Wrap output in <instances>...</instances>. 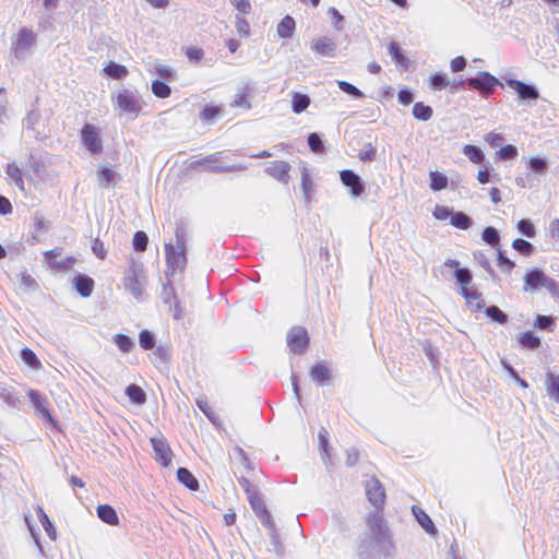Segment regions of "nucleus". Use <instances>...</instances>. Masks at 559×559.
Returning a JSON list of instances; mask_svg holds the SVG:
<instances>
[{
	"label": "nucleus",
	"instance_id": "393cba45",
	"mask_svg": "<svg viewBox=\"0 0 559 559\" xmlns=\"http://www.w3.org/2000/svg\"><path fill=\"white\" fill-rule=\"evenodd\" d=\"M527 173L533 175L543 176L546 175L549 169V162L545 157L533 156L527 160L526 164Z\"/></svg>",
	"mask_w": 559,
	"mask_h": 559
},
{
	"label": "nucleus",
	"instance_id": "c85d7f7f",
	"mask_svg": "<svg viewBox=\"0 0 559 559\" xmlns=\"http://www.w3.org/2000/svg\"><path fill=\"white\" fill-rule=\"evenodd\" d=\"M450 85L449 75L445 72L439 71L429 75L428 86L432 91H442Z\"/></svg>",
	"mask_w": 559,
	"mask_h": 559
},
{
	"label": "nucleus",
	"instance_id": "7ed1b4c3",
	"mask_svg": "<svg viewBox=\"0 0 559 559\" xmlns=\"http://www.w3.org/2000/svg\"><path fill=\"white\" fill-rule=\"evenodd\" d=\"M468 90L476 91L483 98L488 99L492 96L496 88H503V83L488 71H479L475 76L466 79Z\"/></svg>",
	"mask_w": 559,
	"mask_h": 559
},
{
	"label": "nucleus",
	"instance_id": "8fccbe9b",
	"mask_svg": "<svg viewBox=\"0 0 559 559\" xmlns=\"http://www.w3.org/2000/svg\"><path fill=\"white\" fill-rule=\"evenodd\" d=\"M151 88L152 93L158 98H167L171 94L170 86L163 80H154Z\"/></svg>",
	"mask_w": 559,
	"mask_h": 559
},
{
	"label": "nucleus",
	"instance_id": "6e6552de",
	"mask_svg": "<svg viewBox=\"0 0 559 559\" xmlns=\"http://www.w3.org/2000/svg\"><path fill=\"white\" fill-rule=\"evenodd\" d=\"M340 180L345 186L353 198L361 197L366 191V183L361 177L352 169L340 171Z\"/></svg>",
	"mask_w": 559,
	"mask_h": 559
},
{
	"label": "nucleus",
	"instance_id": "4d7b16f0",
	"mask_svg": "<svg viewBox=\"0 0 559 559\" xmlns=\"http://www.w3.org/2000/svg\"><path fill=\"white\" fill-rule=\"evenodd\" d=\"M500 364L506 372L523 389L528 388V383L525 379L521 378L518 371L508 362L506 358L500 359Z\"/></svg>",
	"mask_w": 559,
	"mask_h": 559
},
{
	"label": "nucleus",
	"instance_id": "cd10ccee",
	"mask_svg": "<svg viewBox=\"0 0 559 559\" xmlns=\"http://www.w3.org/2000/svg\"><path fill=\"white\" fill-rule=\"evenodd\" d=\"M388 52L396 66H401L403 68L408 67L409 60L405 56L399 43L394 40L390 41L388 45Z\"/></svg>",
	"mask_w": 559,
	"mask_h": 559
},
{
	"label": "nucleus",
	"instance_id": "ddd939ff",
	"mask_svg": "<svg viewBox=\"0 0 559 559\" xmlns=\"http://www.w3.org/2000/svg\"><path fill=\"white\" fill-rule=\"evenodd\" d=\"M366 495L369 502L377 509H382L385 500V491L382 484L376 477L367 480Z\"/></svg>",
	"mask_w": 559,
	"mask_h": 559
},
{
	"label": "nucleus",
	"instance_id": "774afa93",
	"mask_svg": "<svg viewBox=\"0 0 559 559\" xmlns=\"http://www.w3.org/2000/svg\"><path fill=\"white\" fill-rule=\"evenodd\" d=\"M40 120V112L38 109H31L27 115H26V118L24 119V123H25V128L27 130H32V131H35V126L39 122Z\"/></svg>",
	"mask_w": 559,
	"mask_h": 559
},
{
	"label": "nucleus",
	"instance_id": "6ab92c4d",
	"mask_svg": "<svg viewBox=\"0 0 559 559\" xmlns=\"http://www.w3.org/2000/svg\"><path fill=\"white\" fill-rule=\"evenodd\" d=\"M462 295L465 298L471 311H479L485 307V301L475 287H463Z\"/></svg>",
	"mask_w": 559,
	"mask_h": 559
},
{
	"label": "nucleus",
	"instance_id": "4468645a",
	"mask_svg": "<svg viewBox=\"0 0 559 559\" xmlns=\"http://www.w3.org/2000/svg\"><path fill=\"white\" fill-rule=\"evenodd\" d=\"M290 165L285 160H274L265 168V173L283 185H287L290 180Z\"/></svg>",
	"mask_w": 559,
	"mask_h": 559
},
{
	"label": "nucleus",
	"instance_id": "a19ab883",
	"mask_svg": "<svg viewBox=\"0 0 559 559\" xmlns=\"http://www.w3.org/2000/svg\"><path fill=\"white\" fill-rule=\"evenodd\" d=\"M307 143L311 152L314 154H324L326 152L324 141L318 132L309 133L307 136Z\"/></svg>",
	"mask_w": 559,
	"mask_h": 559
},
{
	"label": "nucleus",
	"instance_id": "680f3d73",
	"mask_svg": "<svg viewBox=\"0 0 559 559\" xmlns=\"http://www.w3.org/2000/svg\"><path fill=\"white\" fill-rule=\"evenodd\" d=\"M248 502L252 509V511L254 512V514L257 515L258 513H263L264 511L267 510L260 492L258 491L257 493H252L249 498H248Z\"/></svg>",
	"mask_w": 559,
	"mask_h": 559
},
{
	"label": "nucleus",
	"instance_id": "4c0bfd02",
	"mask_svg": "<svg viewBox=\"0 0 559 559\" xmlns=\"http://www.w3.org/2000/svg\"><path fill=\"white\" fill-rule=\"evenodd\" d=\"M313 181L310 177V174L308 171L307 167H302L301 169V190L304 194V199L306 203H310L312 198L311 193L313 191Z\"/></svg>",
	"mask_w": 559,
	"mask_h": 559
},
{
	"label": "nucleus",
	"instance_id": "2eb2a0df",
	"mask_svg": "<svg viewBox=\"0 0 559 559\" xmlns=\"http://www.w3.org/2000/svg\"><path fill=\"white\" fill-rule=\"evenodd\" d=\"M28 397L32 405L39 413V415L45 418L48 423L56 425L57 421L55 417L51 415L50 411L46 406V399L36 390L28 391Z\"/></svg>",
	"mask_w": 559,
	"mask_h": 559
},
{
	"label": "nucleus",
	"instance_id": "f03ea898",
	"mask_svg": "<svg viewBox=\"0 0 559 559\" xmlns=\"http://www.w3.org/2000/svg\"><path fill=\"white\" fill-rule=\"evenodd\" d=\"M523 281L525 292L537 293L545 289L552 298L559 300V283L546 275L542 269L527 270Z\"/></svg>",
	"mask_w": 559,
	"mask_h": 559
},
{
	"label": "nucleus",
	"instance_id": "b1692460",
	"mask_svg": "<svg viewBox=\"0 0 559 559\" xmlns=\"http://www.w3.org/2000/svg\"><path fill=\"white\" fill-rule=\"evenodd\" d=\"M98 519L111 526L119 524V518L114 507L110 504H99L96 509Z\"/></svg>",
	"mask_w": 559,
	"mask_h": 559
},
{
	"label": "nucleus",
	"instance_id": "423d86ee",
	"mask_svg": "<svg viewBox=\"0 0 559 559\" xmlns=\"http://www.w3.org/2000/svg\"><path fill=\"white\" fill-rule=\"evenodd\" d=\"M36 44V35L32 29L23 27L19 31L16 40L13 43V53L19 60L29 56L31 48Z\"/></svg>",
	"mask_w": 559,
	"mask_h": 559
},
{
	"label": "nucleus",
	"instance_id": "864d4df0",
	"mask_svg": "<svg viewBox=\"0 0 559 559\" xmlns=\"http://www.w3.org/2000/svg\"><path fill=\"white\" fill-rule=\"evenodd\" d=\"M222 154H223L222 152L210 154V155L205 156L204 158H202L201 160L195 162V165L203 166L205 168V170H207V171L216 173L215 168L218 166V165H216V163L221 158Z\"/></svg>",
	"mask_w": 559,
	"mask_h": 559
},
{
	"label": "nucleus",
	"instance_id": "e2e57ef3",
	"mask_svg": "<svg viewBox=\"0 0 559 559\" xmlns=\"http://www.w3.org/2000/svg\"><path fill=\"white\" fill-rule=\"evenodd\" d=\"M0 399L9 406L17 407L21 403L20 397L13 390L2 389L0 392Z\"/></svg>",
	"mask_w": 559,
	"mask_h": 559
},
{
	"label": "nucleus",
	"instance_id": "de8ad7c7",
	"mask_svg": "<svg viewBox=\"0 0 559 559\" xmlns=\"http://www.w3.org/2000/svg\"><path fill=\"white\" fill-rule=\"evenodd\" d=\"M338 88L350 96L354 99H362L365 98V94L362 91H360L357 86L354 84L347 82V81H336Z\"/></svg>",
	"mask_w": 559,
	"mask_h": 559
},
{
	"label": "nucleus",
	"instance_id": "f8f14e48",
	"mask_svg": "<svg viewBox=\"0 0 559 559\" xmlns=\"http://www.w3.org/2000/svg\"><path fill=\"white\" fill-rule=\"evenodd\" d=\"M150 441L155 453V460L164 467L170 465L173 451L167 440L164 437H153Z\"/></svg>",
	"mask_w": 559,
	"mask_h": 559
},
{
	"label": "nucleus",
	"instance_id": "0eeeda50",
	"mask_svg": "<svg viewBox=\"0 0 559 559\" xmlns=\"http://www.w3.org/2000/svg\"><path fill=\"white\" fill-rule=\"evenodd\" d=\"M309 341L308 332L302 326H293L287 333V345L294 354H304L309 345Z\"/></svg>",
	"mask_w": 559,
	"mask_h": 559
},
{
	"label": "nucleus",
	"instance_id": "9d476101",
	"mask_svg": "<svg viewBox=\"0 0 559 559\" xmlns=\"http://www.w3.org/2000/svg\"><path fill=\"white\" fill-rule=\"evenodd\" d=\"M159 297L168 312H173V314H181L183 312L181 302L169 277L167 278V282L163 284Z\"/></svg>",
	"mask_w": 559,
	"mask_h": 559
},
{
	"label": "nucleus",
	"instance_id": "aec40b11",
	"mask_svg": "<svg viewBox=\"0 0 559 559\" xmlns=\"http://www.w3.org/2000/svg\"><path fill=\"white\" fill-rule=\"evenodd\" d=\"M309 376L319 385H326L331 380V371L323 362L314 364L310 368Z\"/></svg>",
	"mask_w": 559,
	"mask_h": 559
},
{
	"label": "nucleus",
	"instance_id": "37998d69",
	"mask_svg": "<svg viewBox=\"0 0 559 559\" xmlns=\"http://www.w3.org/2000/svg\"><path fill=\"white\" fill-rule=\"evenodd\" d=\"M5 174L14 181L20 190L24 191L23 173L16 163H9L5 167Z\"/></svg>",
	"mask_w": 559,
	"mask_h": 559
},
{
	"label": "nucleus",
	"instance_id": "20e7f679",
	"mask_svg": "<svg viewBox=\"0 0 559 559\" xmlns=\"http://www.w3.org/2000/svg\"><path fill=\"white\" fill-rule=\"evenodd\" d=\"M80 139L82 145L92 156L102 154L104 146L98 127L86 122L80 131Z\"/></svg>",
	"mask_w": 559,
	"mask_h": 559
},
{
	"label": "nucleus",
	"instance_id": "bf43d9fd",
	"mask_svg": "<svg viewBox=\"0 0 559 559\" xmlns=\"http://www.w3.org/2000/svg\"><path fill=\"white\" fill-rule=\"evenodd\" d=\"M153 355L155 358L152 360V362L157 366L159 362L166 364L170 359V350L169 347L166 345H158L155 346Z\"/></svg>",
	"mask_w": 559,
	"mask_h": 559
},
{
	"label": "nucleus",
	"instance_id": "338daca9",
	"mask_svg": "<svg viewBox=\"0 0 559 559\" xmlns=\"http://www.w3.org/2000/svg\"><path fill=\"white\" fill-rule=\"evenodd\" d=\"M76 259L73 255H69L63 260L50 261V266L57 271H68L72 269Z\"/></svg>",
	"mask_w": 559,
	"mask_h": 559
},
{
	"label": "nucleus",
	"instance_id": "69168bd1",
	"mask_svg": "<svg viewBox=\"0 0 559 559\" xmlns=\"http://www.w3.org/2000/svg\"><path fill=\"white\" fill-rule=\"evenodd\" d=\"M474 259L492 278L496 276L495 270L492 269L489 259L486 257L484 252H474Z\"/></svg>",
	"mask_w": 559,
	"mask_h": 559
},
{
	"label": "nucleus",
	"instance_id": "dca6fc26",
	"mask_svg": "<svg viewBox=\"0 0 559 559\" xmlns=\"http://www.w3.org/2000/svg\"><path fill=\"white\" fill-rule=\"evenodd\" d=\"M72 284L76 293L83 298H87L92 295L95 285L94 280L83 273H76L72 280Z\"/></svg>",
	"mask_w": 559,
	"mask_h": 559
},
{
	"label": "nucleus",
	"instance_id": "603ef678",
	"mask_svg": "<svg viewBox=\"0 0 559 559\" xmlns=\"http://www.w3.org/2000/svg\"><path fill=\"white\" fill-rule=\"evenodd\" d=\"M148 245V236L143 230L134 233L132 238V247L135 252H144Z\"/></svg>",
	"mask_w": 559,
	"mask_h": 559
},
{
	"label": "nucleus",
	"instance_id": "5fc2aeb1",
	"mask_svg": "<svg viewBox=\"0 0 559 559\" xmlns=\"http://www.w3.org/2000/svg\"><path fill=\"white\" fill-rule=\"evenodd\" d=\"M518 231L527 237L534 238L536 236V228L533 222L530 218H522L516 224Z\"/></svg>",
	"mask_w": 559,
	"mask_h": 559
},
{
	"label": "nucleus",
	"instance_id": "5701e85b",
	"mask_svg": "<svg viewBox=\"0 0 559 559\" xmlns=\"http://www.w3.org/2000/svg\"><path fill=\"white\" fill-rule=\"evenodd\" d=\"M188 223L180 217L175 222V243L174 247L187 250Z\"/></svg>",
	"mask_w": 559,
	"mask_h": 559
},
{
	"label": "nucleus",
	"instance_id": "f257e3e1",
	"mask_svg": "<svg viewBox=\"0 0 559 559\" xmlns=\"http://www.w3.org/2000/svg\"><path fill=\"white\" fill-rule=\"evenodd\" d=\"M370 535L362 539L358 548L359 559H378L379 552L389 555L388 547H391L389 530L381 514L374 512L367 520Z\"/></svg>",
	"mask_w": 559,
	"mask_h": 559
},
{
	"label": "nucleus",
	"instance_id": "49530a36",
	"mask_svg": "<svg viewBox=\"0 0 559 559\" xmlns=\"http://www.w3.org/2000/svg\"><path fill=\"white\" fill-rule=\"evenodd\" d=\"M512 248L524 257H532L536 251L534 245L523 238L514 239Z\"/></svg>",
	"mask_w": 559,
	"mask_h": 559
},
{
	"label": "nucleus",
	"instance_id": "6e6d98bb",
	"mask_svg": "<svg viewBox=\"0 0 559 559\" xmlns=\"http://www.w3.org/2000/svg\"><path fill=\"white\" fill-rule=\"evenodd\" d=\"M454 278L463 289V287H469L468 285L472 282L473 276L468 267H456L454 271Z\"/></svg>",
	"mask_w": 559,
	"mask_h": 559
},
{
	"label": "nucleus",
	"instance_id": "bb28decb",
	"mask_svg": "<svg viewBox=\"0 0 559 559\" xmlns=\"http://www.w3.org/2000/svg\"><path fill=\"white\" fill-rule=\"evenodd\" d=\"M177 479L191 491L199 489V480L187 467H179L177 469Z\"/></svg>",
	"mask_w": 559,
	"mask_h": 559
},
{
	"label": "nucleus",
	"instance_id": "09e8293b",
	"mask_svg": "<svg viewBox=\"0 0 559 559\" xmlns=\"http://www.w3.org/2000/svg\"><path fill=\"white\" fill-rule=\"evenodd\" d=\"M497 251V265L500 267V270L504 273H511V271L514 269L515 263L511 259H509L506 254V251L499 247L498 249H495Z\"/></svg>",
	"mask_w": 559,
	"mask_h": 559
},
{
	"label": "nucleus",
	"instance_id": "7c9ffc66",
	"mask_svg": "<svg viewBox=\"0 0 559 559\" xmlns=\"http://www.w3.org/2000/svg\"><path fill=\"white\" fill-rule=\"evenodd\" d=\"M126 395L135 405H143L146 402L145 391L138 384L131 383L126 388Z\"/></svg>",
	"mask_w": 559,
	"mask_h": 559
},
{
	"label": "nucleus",
	"instance_id": "ea45409f",
	"mask_svg": "<svg viewBox=\"0 0 559 559\" xmlns=\"http://www.w3.org/2000/svg\"><path fill=\"white\" fill-rule=\"evenodd\" d=\"M97 177H98L99 183L103 187L108 188V187H114L116 185L115 180L117 177H119V175L109 167H100L97 170Z\"/></svg>",
	"mask_w": 559,
	"mask_h": 559
},
{
	"label": "nucleus",
	"instance_id": "f3484780",
	"mask_svg": "<svg viewBox=\"0 0 559 559\" xmlns=\"http://www.w3.org/2000/svg\"><path fill=\"white\" fill-rule=\"evenodd\" d=\"M519 347L524 350H536L542 346V340L532 330L521 332L516 336Z\"/></svg>",
	"mask_w": 559,
	"mask_h": 559
},
{
	"label": "nucleus",
	"instance_id": "c9c22d12",
	"mask_svg": "<svg viewBox=\"0 0 559 559\" xmlns=\"http://www.w3.org/2000/svg\"><path fill=\"white\" fill-rule=\"evenodd\" d=\"M449 183L448 177L438 170L429 173V188L432 191H441L447 189Z\"/></svg>",
	"mask_w": 559,
	"mask_h": 559
},
{
	"label": "nucleus",
	"instance_id": "9b49d317",
	"mask_svg": "<svg viewBox=\"0 0 559 559\" xmlns=\"http://www.w3.org/2000/svg\"><path fill=\"white\" fill-rule=\"evenodd\" d=\"M116 99L118 107L123 112L131 114L134 117H136L142 109L139 96L130 90L119 91Z\"/></svg>",
	"mask_w": 559,
	"mask_h": 559
},
{
	"label": "nucleus",
	"instance_id": "e433bc0d",
	"mask_svg": "<svg viewBox=\"0 0 559 559\" xmlns=\"http://www.w3.org/2000/svg\"><path fill=\"white\" fill-rule=\"evenodd\" d=\"M105 74L114 80H122L128 75V69L120 63H117L115 61H110L105 68H104Z\"/></svg>",
	"mask_w": 559,
	"mask_h": 559
},
{
	"label": "nucleus",
	"instance_id": "052dcab7",
	"mask_svg": "<svg viewBox=\"0 0 559 559\" xmlns=\"http://www.w3.org/2000/svg\"><path fill=\"white\" fill-rule=\"evenodd\" d=\"M518 147L513 144H507L503 146H500V148L497 151L496 156L500 160H509L514 159L518 156Z\"/></svg>",
	"mask_w": 559,
	"mask_h": 559
},
{
	"label": "nucleus",
	"instance_id": "a878e982",
	"mask_svg": "<svg viewBox=\"0 0 559 559\" xmlns=\"http://www.w3.org/2000/svg\"><path fill=\"white\" fill-rule=\"evenodd\" d=\"M296 22L293 16L285 15L277 24L276 32L280 38L289 39L294 36Z\"/></svg>",
	"mask_w": 559,
	"mask_h": 559
},
{
	"label": "nucleus",
	"instance_id": "72a5a7b5",
	"mask_svg": "<svg viewBox=\"0 0 559 559\" xmlns=\"http://www.w3.org/2000/svg\"><path fill=\"white\" fill-rule=\"evenodd\" d=\"M36 514L39 523L41 524L48 537L55 540L57 538V531L55 524L50 521L49 516L46 514L41 507H38L36 509Z\"/></svg>",
	"mask_w": 559,
	"mask_h": 559
},
{
	"label": "nucleus",
	"instance_id": "79ce46f5",
	"mask_svg": "<svg viewBox=\"0 0 559 559\" xmlns=\"http://www.w3.org/2000/svg\"><path fill=\"white\" fill-rule=\"evenodd\" d=\"M462 152L474 164H481L485 160V154L479 146L466 144Z\"/></svg>",
	"mask_w": 559,
	"mask_h": 559
},
{
	"label": "nucleus",
	"instance_id": "c03bdc74",
	"mask_svg": "<svg viewBox=\"0 0 559 559\" xmlns=\"http://www.w3.org/2000/svg\"><path fill=\"white\" fill-rule=\"evenodd\" d=\"M139 345L144 350H152L156 346V335L150 330H142L139 333Z\"/></svg>",
	"mask_w": 559,
	"mask_h": 559
},
{
	"label": "nucleus",
	"instance_id": "1a4fd4ad",
	"mask_svg": "<svg viewBox=\"0 0 559 559\" xmlns=\"http://www.w3.org/2000/svg\"><path fill=\"white\" fill-rule=\"evenodd\" d=\"M507 85L512 88L520 100L522 102H533L539 98V91L535 84L525 83L518 79H507Z\"/></svg>",
	"mask_w": 559,
	"mask_h": 559
},
{
	"label": "nucleus",
	"instance_id": "13d9d810",
	"mask_svg": "<svg viewBox=\"0 0 559 559\" xmlns=\"http://www.w3.org/2000/svg\"><path fill=\"white\" fill-rule=\"evenodd\" d=\"M222 114L221 107L212 104H206L200 112V119L206 122L213 121Z\"/></svg>",
	"mask_w": 559,
	"mask_h": 559
},
{
	"label": "nucleus",
	"instance_id": "412c9836",
	"mask_svg": "<svg viewBox=\"0 0 559 559\" xmlns=\"http://www.w3.org/2000/svg\"><path fill=\"white\" fill-rule=\"evenodd\" d=\"M412 511L416 521L425 530L426 533H428L429 535H436L438 533V530L433 524L432 520L421 508L413 506Z\"/></svg>",
	"mask_w": 559,
	"mask_h": 559
},
{
	"label": "nucleus",
	"instance_id": "4be33fe9",
	"mask_svg": "<svg viewBox=\"0 0 559 559\" xmlns=\"http://www.w3.org/2000/svg\"><path fill=\"white\" fill-rule=\"evenodd\" d=\"M124 285L133 294V296H141L142 289L138 275V266L134 263L131 264L124 276Z\"/></svg>",
	"mask_w": 559,
	"mask_h": 559
},
{
	"label": "nucleus",
	"instance_id": "a18cd8bd",
	"mask_svg": "<svg viewBox=\"0 0 559 559\" xmlns=\"http://www.w3.org/2000/svg\"><path fill=\"white\" fill-rule=\"evenodd\" d=\"M548 395L559 403V374L548 372L546 376Z\"/></svg>",
	"mask_w": 559,
	"mask_h": 559
},
{
	"label": "nucleus",
	"instance_id": "0e129e2a",
	"mask_svg": "<svg viewBox=\"0 0 559 559\" xmlns=\"http://www.w3.org/2000/svg\"><path fill=\"white\" fill-rule=\"evenodd\" d=\"M555 319L556 317H536L534 326L544 331H552L556 326Z\"/></svg>",
	"mask_w": 559,
	"mask_h": 559
},
{
	"label": "nucleus",
	"instance_id": "c756f323",
	"mask_svg": "<svg viewBox=\"0 0 559 559\" xmlns=\"http://www.w3.org/2000/svg\"><path fill=\"white\" fill-rule=\"evenodd\" d=\"M310 97L300 92H294L292 95V110L294 114L299 115L304 112L310 105Z\"/></svg>",
	"mask_w": 559,
	"mask_h": 559
},
{
	"label": "nucleus",
	"instance_id": "39448f33",
	"mask_svg": "<svg viewBox=\"0 0 559 559\" xmlns=\"http://www.w3.org/2000/svg\"><path fill=\"white\" fill-rule=\"evenodd\" d=\"M166 278L173 276L177 270L182 271L187 264V250L174 247L173 242L165 243Z\"/></svg>",
	"mask_w": 559,
	"mask_h": 559
},
{
	"label": "nucleus",
	"instance_id": "a211bd4d",
	"mask_svg": "<svg viewBox=\"0 0 559 559\" xmlns=\"http://www.w3.org/2000/svg\"><path fill=\"white\" fill-rule=\"evenodd\" d=\"M311 48L320 56L333 58L336 56L337 44L332 38L322 37L314 41Z\"/></svg>",
	"mask_w": 559,
	"mask_h": 559
},
{
	"label": "nucleus",
	"instance_id": "2f4dec72",
	"mask_svg": "<svg viewBox=\"0 0 559 559\" xmlns=\"http://www.w3.org/2000/svg\"><path fill=\"white\" fill-rule=\"evenodd\" d=\"M112 342L123 354L131 353L135 348L134 340L123 333L115 334L112 336Z\"/></svg>",
	"mask_w": 559,
	"mask_h": 559
},
{
	"label": "nucleus",
	"instance_id": "58836bf2",
	"mask_svg": "<svg viewBox=\"0 0 559 559\" xmlns=\"http://www.w3.org/2000/svg\"><path fill=\"white\" fill-rule=\"evenodd\" d=\"M412 114L414 118L419 121H428L432 117L433 110L431 106L423 102H416L413 106Z\"/></svg>",
	"mask_w": 559,
	"mask_h": 559
},
{
	"label": "nucleus",
	"instance_id": "3c124183",
	"mask_svg": "<svg viewBox=\"0 0 559 559\" xmlns=\"http://www.w3.org/2000/svg\"><path fill=\"white\" fill-rule=\"evenodd\" d=\"M20 357L24 364L33 369H37L40 367V360L33 349L28 347H24L21 349Z\"/></svg>",
	"mask_w": 559,
	"mask_h": 559
},
{
	"label": "nucleus",
	"instance_id": "473e14b6",
	"mask_svg": "<svg viewBox=\"0 0 559 559\" xmlns=\"http://www.w3.org/2000/svg\"><path fill=\"white\" fill-rule=\"evenodd\" d=\"M481 239L485 243L490 246L493 249H498L500 246V233L493 226H487L481 231Z\"/></svg>",
	"mask_w": 559,
	"mask_h": 559
},
{
	"label": "nucleus",
	"instance_id": "f704fd0d",
	"mask_svg": "<svg viewBox=\"0 0 559 559\" xmlns=\"http://www.w3.org/2000/svg\"><path fill=\"white\" fill-rule=\"evenodd\" d=\"M450 224L455 228L466 230L473 225V219L466 213L453 210Z\"/></svg>",
	"mask_w": 559,
	"mask_h": 559
}]
</instances>
